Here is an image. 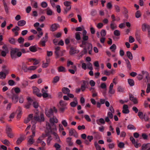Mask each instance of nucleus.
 Returning a JSON list of instances; mask_svg holds the SVG:
<instances>
[{
  "mask_svg": "<svg viewBox=\"0 0 150 150\" xmlns=\"http://www.w3.org/2000/svg\"><path fill=\"white\" fill-rule=\"evenodd\" d=\"M124 60L127 65V67L129 69H130L131 68V65L129 60L127 59H124Z\"/></svg>",
  "mask_w": 150,
  "mask_h": 150,
  "instance_id": "36",
  "label": "nucleus"
},
{
  "mask_svg": "<svg viewBox=\"0 0 150 150\" xmlns=\"http://www.w3.org/2000/svg\"><path fill=\"white\" fill-rule=\"evenodd\" d=\"M122 112L123 113L127 114L129 112L128 107L127 105H124L123 107Z\"/></svg>",
  "mask_w": 150,
  "mask_h": 150,
  "instance_id": "16",
  "label": "nucleus"
},
{
  "mask_svg": "<svg viewBox=\"0 0 150 150\" xmlns=\"http://www.w3.org/2000/svg\"><path fill=\"white\" fill-rule=\"evenodd\" d=\"M46 128L47 129L50 130V133L51 134L53 135L55 140L57 142L60 143L61 141L59 137L56 132L57 131V128L56 126L54 125V127L51 128V126L49 123L47 122L46 123Z\"/></svg>",
  "mask_w": 150,
  "mask_h": 150,
  "instance_id": "2",
  "label": "nucleus"
},
{
  "mask_svg": "<svg viewBox=\"0 0 150 150\" xmlns=\"http://www.w3.org/2000/svg\"><path fill=\"white\" fill-rule=\"evenodd\" d=\"M55 7L57 9V11L58 13H60L61 12V9L60 6L59 5H57Z\"/></svg>",
  "mask_w": 150,
  "mask_h": 150,
  "instance_id": "58",
  "label": "nucleus"
},
{
  "mask_svg": "<svg viewBox=\"0 0 150 150\" xmlns=\"http://www.w3.org/2000/svg\"><path fill=\"white\" fill-rule=\"evenodd\" d=\"M118 146L121 148H123L124 147L125 144L122 142H120L118 144Z\"/></svg>",
  "mask_w": 150,
  "mask_h": 150,
  "instance_id": "61",
  "label": "nucleus"
},
{
  "mask_svg": "<svg viewBox=\"0 0 150 150\" xmlns=\"http://www.w3.org/2000/svg\"><path fill=\"white\" fill-rule=\"evenodd\" d=\"M9 42L11 44H14L16 42L15 40L13 38H9L8 39Z\"/></svg>",
  "mask_w": 150,
  "mask_h": 150,
  "instance_id": "50",
  "label": "nucleus"
},
{
  "mask_svg": "<svg viewBox=\"0 0 150 150\" xmlns=\"http://www.w3.org/2000/svg\"><path fill=\"white\" fill-rule=\"evenodd\" d=\"M24 39L22 37H21L19 38L18 40V43L20 44L23 43L24 42Z\"/></svg>",
  "mask_w": 150,
  "mask_h": 150,
  "instance_id": "54",
  "label": "nucleus"
},
{
  "mask_svg": "<svg viewBox=\"0 0 150 150\" xmlns=\"http://www.w3.org/2000/svg\"><path fill=\"white\" fill-rule=\"evenodd\" d=\"M22 69L25 72H30L29 67L24 65Z\"/></svg>",
  "mask_w": 150,
  "mask_h": 150,
  "instance_id": "40",
  "label": "nucleus"
},
{
  "mask_svg": "<svg viewBox=\"0 0 150 150\" xmlns=\"http://www.w3.org/2000/svg\"><path fill=\"white\" fill-rule=\"evenodd\" d=\"M79 52V50H76L75 48L71 47L70 48L69 51V53L71 55H73L76 54H77Z\"/></svg>",
  "mask_w": 150,
  "mask_h": 150,
  "instance_id": "11",
  "label": "nucleus"
},
{
  "mask_svg": "<svg viewBox=\"0 0 150 150\" xmlns=\"http://www.w3.org/2000/svg\"><path fill=\"white\" fill-rule=\"evenodd\" d=\"M21 52L18 48H12L10 51V56L13 59H15L18 57H20L22 55Z\"/></svg>",
  "mask_w": 150,
  "mask_h": 150,
  "instance_id": "3",
  "label": "nucleus"
},
{
  "mask_svg": "<svg viewBox=\"0 0 150 150\" xmlns=\"http://www.w3.org/2000/svg\"><path fill=\"white\" fill-rule=\"evenodd\" d=\"M128 82L129 85L131 86H133L134 85V83L133 79H128Z\"/></svg>",
  "mask_w": 150,
  "mask_h": 150,
  "instance_id": "37",
  "label": "nucleus"
},
{
  "mask_svg": "<svg viewBox=\"0 0 150 150\" xmlns=\"http://www.w3.org/2000/svg\"><path fill=\"white\" fill-rule=\"evenodd\" d=\"M12 99L13 103H16L18 101V97L16 95L13 94L12 97Z\"/></svg>",
  "mask_w": 150,
  "mask_h": 150,
  "instance_id": "24",
  "label": "nucleus"
},
{
  "mask_svg": "<svg viewBox=\"0 0 150 150\" xmlns=\"http://www.w3.org/2000/svg\"><path fill=\"white\" fill-rule=\"evenodd\" d=\"M114 34L116 36H119L120 35V32L118 30H115L114 32Z\"/></svg>",
  "mask_w": 150,
  "mask_h": 150,
  "instance_id": "49",
  "label": "nucleus"
},
{
  "mask_svg": "<svg viewBox=\"0 0 150 150\" xmlns=\"http://www.w3.org/2000/svg\"><path fill=\"white\" fill-rule=\"evenodd\" d=\"M33 117V114H30L29 115L28 117L25 120L24 122L25 123H27L31 120Z\"/></svg>",
  "mask_w": 150,
  "mask_h": 150,
  "instance_id": "25",
  "label": "nucleus"
},
{
  "mask_svg": "<svg viewBox=\"0 0 150 150\" xmlns=\"http://www.w3.org/2000/svg\"><path fill=\"white\" fill-rule=\"evenodd\" d=\"M69 133L70 136H72L74 135L76 133L75 130L73 129H71L69 130Z\"/></svg>",
  "mask_w": 150,
  "mask_h": 150,
  "instance_id": "31",
  "label": "nucleus"
},
{
  "mask_svg": "<svg viewBox=\"0 0 150 150\" xmlns=\"http://www.w3.org/2000/svg\"><path fill=\"white\" fill-rule=\"evenodd\" d=\"M94 145L96 147L97 150H102L101 147L98 144L97 142H95Z\"/></svg>",
  "mask_w": 150,
  "mask_h": 150,
  "instance_id": "41",
  "label": "nucleus"
},
{
  "mask_svg": "<svg viewBox=\"0 0 150 150\" xmlns=\"http://www.w3.org/2000/svg\"><path fill=\"white\" fill-rule=\"evenodd\" d=\"M138 115L141 120H142L144 119V115L142 112H138Z\"/></svg>",
  "mask_w": 150,
  "mask_h": 150,
  "instance_id": "45",
  "label": "nucleus"
},
{
  "mask_svg": "<svg viewBox=\"0 0 150 150\" xmlns=\"http://www.w3.org/2000/svg\"><path fill=\"white\" fill-rule=\"evenodd\" d=\"M47 14L48 15L51 16L52 14V11L49 8H47L46 9Z\"/></svg>",
  "mask_w": 150,
  "mask_h": 150,
  "instance_id": "38",
  "label": "nucleus"
},
{
  "mask_svg": "<svg viewBox=\"0 0 150 150\" xmlns=\"http://www.w3.org/2000/svg\"><path fill=\"white\" fill-rule=\"evenodd\" d=\"M135 16L137 18L140 17L141 16V12L139 11H137L135 13Z\"/></svg>",
  "mask_w": 150,
  "mask_h": 150,
  "instance_id": "43",
  "label": "nucleus"
},
{
  "mask_svg": "<svg viewBox=\"0 0 150 150\" xmlns=\"http://www.w3.org/2000/svg\"><path fill=\"white\" fill-rule=\"evenodd\" d=\"M80 34L81 33L80 32H78L76 33L75 38L77 40H79L81 39Z\"/></svg>",
  "mask_w": 150,
  "mask_h": 150,
  "instance_id": "35",
  "label": "nucleus"
},
{
  "mask_svg": "<svg viewBox=\"0 0 150 150\" xmlns=\"http://www.w3.org/2000/svg\"><path fill=\"white\" fill-rule=\"evenodd\" d=\"M13 90H14L15 93H18L21 91V90L20 88L17 87H15L14 88H13L12 89V90L13 91Z\"/></svg>",
  "mask_w": 150,
  "mask_h": 150,
  "instance_id": "47",
  "label": "nucleus"
},
{
  "mask_svg": "<svg viewBox=\"0 0 150 150\" xmlns=\"http://www.w3.org/2000/svg\"><path fill=\"white\" fill-rule=\"evenodd\" d=\"M35 136V132L34 131H33L32 135L28 137V144L31 145L34 143V140L33 139V138Z\"/></svg>",
  "mask_w": 150,
  "mask_h": 150,
  "instance_id": "9",
  "label": "nucleus"
},
{
  "mask_svg": "<svg viewBox=\"0 0 150 150\" xmlns=\"http://www.w3.org/2000/svg\"><path fill=\"white\" fill-rule=\"evenodd\" d=\"M2 142L5 145H9L10 143L9 141L7 139H5L3 141H2Z\"/></svg>",
  "mask_w": 150,
  "mask_h": 150,
  "instance_id": "59",
  "label": "nucleus"
},
{
  "mask_svg": "<svg viewBox=\"0 0 150 150\" xmlns=\"http://www.w3.org/2000/svg\"><path fill=\"white\" fill-rule=\"evenodd\" d=\"M100 87L104 89H106L107 86L106 84L105 83H102L100 85Z\"/></svg>",
  "mask_w": 150,
  "mask_h": 150,
  "instance_id": "63",
  "label": "nucleus"
},
{
  "mask_svg": "<svg viewBox=\"0 0 150 150\" xmlns=\"http://www.w3.org/2000/svg\"><path fill=\"white\" fill-rule=\"evenodd\" d=\"M129 99L132 101L134 104H137L138 103L137 98L136 97H134L132 95L129 96Z\"/></svg>",
  "mask_w": 150,
  "mask_h": 150,
  "instance_id": "18",
  "label": "nucleus"
},
{
  "mask_svg": "<svg viewBox=\"0 0 150 150\" xmlns=\"http://www.w3.org/2000/svg\"><path fill=\"white\" fill-rule=\"evenodd\" d=\"M62 91L64 94H68L69 93L70 91L68 88L64 87L62 89Z\"/></svg>",
  "mask_w": 150,
  "mask_h": 150,
  "instance_id": "29",
  "label": "nucleus"
},
{
  "mask_svg": "<svg viewBox=\"0 0 150 150\" xmlns=\"http://www.w3.org/2000/svg\"><path fill=\"white\" fill-rule=\"evenodd\" d=\"M45 114L47 117H51L53 115L52 109V108H50L49 109L45 110Z\"/></svg>",
  "mask_w": 150,
  "mask_h": 150,
  "instance_id": "13",
  "label": "nucleus"
},
{
  "mask_svg": "<svg viewBox=\"0 0 150 150\" xmlns=\"http://www.w3.org/2000/svg\"><path fill=\"white\" fill-rule=\"evenodd\" d=\"M66 142L68 143L69 146H72L73 145V142L71 141V138L69 137H68L66 139Z\"/></svg>",
  "mask_w": 150,
  "mask_h": 150,
  "instance_id": "30",
  "label": "nucleus"
},
{
  "mask_svg": "<svg viewBox=\"0 0 150 150\" xmlns=\"http://www.w3.org/2000/svg\"><path fill=\"white\" fill-rule=\"evenodd\" d=\"M84 117L86 120L88 122H90L91 121V119L90 118L89 115H85Z\"/></svg>",
  "mask_w": 150,
  "mask_h": 150,
  "instance_id": "62",
  "label": "nucleus"
},
{
  "mask_svg": "<svg viewBox=\"0 0 150 150\" xmlns=\"http://www.w3.org/2000/svg\"><path fill=\"white\" fill-rule=\"evenodd\" d=\"M130 139L136 148H138L141 146V144L138 143L137 142H136L134 139L133 137H131Z\"/></svg>",
  "mask_w": 150,
  "mask_h": 150,
  "instance_id": "12",
  "label": "nucleus"
},
{
  "mask_svg": "<svg viewBox=\"0 0 150 150\" xmlns=\"http://www.w3.org/2000/svg\"><path fill=\"white\" fill-rule=\"evenodd\" d=\"M3 50L6 52L8 53L9 52V50L7 45H4L2 47Z\"/></svg>",
  "mask_w": 150,
  "mask_h": 150,
  "instance_id": "46",
  "label": "nucleus"
},
{
  "mask_svg": "<svg viewBox=\"0 0 150 150\" xmlns=\"http://www.w3.org/2000/svg\"><path fill=\"white\" fill-rule=\"evenodd\" d=\"M74 99L75 101L72 102L70 103V105L72 107H75L78 104L76 98V97L74 98Z\"/></svg>",
  "mask_w": 150,
  "mask_h": 150,
  "instance_id": "22",
  "label": "nucleus"
},
{
  "mask_svg": "<svg viewBox=\"0 0 150 150\" xmlns=\"http://www.w3.org/2000/svg\"><path fill=\"white\" fill-rule=\"evenodd\" d=\"M116 48L117 47L116 45L115 44H113L110 47V49L111 50L112 52H115L116 49Z\"/></svg>",
  "mask_w": 150,
  "mask_h": 150,
  "instance_id": "39",
  "label": "nucleus"
},
{
  "mask_svg": "<svg viewBox=\"0 0 150 150\" xmlns=\"http://www.w3.org/2000/svg\"><path fill=\"white\" fill-rule=\"evenodd\" d=\"M88 88V87L86 85V81H83L81 87V91H84L86 88Z\"/></svg>",
  "mask_w": 150,
  "mask_h": 150,
  "instance_id": "17",
  "label": "nucleus"
},
{
  "mask_svg": "<svg viewBox=\"0 0 150 150\" xmlns=\"http://www.w3.org/2000/svg\"><path fill=\"white\" fill-rule=\"evenodd\" d=\"M126 54L130 60H132L133 58L132 54L130 51H128L126 52Z\"/></svg>",
  "mask_w": 150,
  "mask_h": 150,
  "instance_id": "34",
  "label": "nucleus"
},
{
  "mask_svg": "<svg viewBox=\"0 0 150 150\" xmlns=\"http://www.w3.org/2000/svg\"><path fill=\"white\" fill-rule=\"evenodd\" d=\"M31 120V123L32 124H35L37 121H44L45 120V118L43 114L42 113H41L40 117L36 115L34 117H33Z\"/></svg>",
  "mask_w": 150,
  "mask_h": 150,
  "instance_id": "4",
  "label": "nucleus"
},
{
  "mask_svg": "<svg viewBox=\"0 0 150 150\" xmlns=\"http://www.w3.org/2000/svg\"><path fill=\"white\" fill-rule=\"evenodd\" d=\"M87 68L90 70H92L93 69V68L92 67V64L89 62L87 64Z\"/></svg>",
  "mask_w": 150,
  "mask_h": 150,
  "instance_id": "56",
  "label": "nucleus"
},
{
  "mask_svg": "<svg viewBox=\"0 0 150 150\" xmlns=\"http://www.w3.org/2000/svg\"><path fill=\"white\" fill-rule=\"evenodd\" d=\"M89 83L91 87H93L95 86L96 83L93 80H91L90 81Z\"/></svg>",
  "mask_w": 150,
  "mask_h": 150,
  "instance_id": "60",
  "label": "nucleus"
},
{
  "mask_svg": "<svg viewBox=\"0 0 150 150\" xmlns=\"http://www.w3.org/2000/svg\"><path fill=\"white\" fill-rule=\"evenodd\" d=\"M58 70L59 72H65L66 71L65 68L62 66H61L58 67Z\"/></svg>",
  "mask_w": 150,
  "mask_h": 150,
  "instance_id": "33",
  "label": "nucleus"
},
{
  "mask_svg": "<svg viewBox=\"0 0 150 150\" xmlns=\"http://www.w3.org/2000/svg\"><path fill=\"white\" fill-rule=\"evenodd\" d=\"M59 104L60 106V110L61 112H63L65 110L67 109V104L63 100H61L59 102Z\"/></svg>",
  "mask_w": 150,
  "mask_h": 150,
  "instance_id": "5",
  "label": "nucleus"
},
{
  "mask_svg": "<svg viewBox=\"0 0 150 150\" xmlns=\"http://www.w3.org/2000/svg\"><path fill=\"white\" fill-rule=\"evenodd\" d=\"M25 139V136H21L18 139L16 142L17 144L18 145L20 144Z\"/></svg>",
  "mask_w": 150,
  "mask_h": 150,
  "instance_id": "21",
  "label": "nucleus"
},
{
  "mask_svg": "<svg viewBox=\"0 0 150 150\" xmlns=\"http://www.w3.org/2000/svg\"><path fill=\"white\" fill-rule=\"evenodd\" d=\"M16 113L17 114V118L18 119L20 118L22 114V109L21 108L19 107L18 110H17Z\"/></svg>",
  "mask_w": 150,
  "mask_h": 150,
  "instance_id": "23",
  "label": "nucleus"
},
{
  "mask_svg": "<svg viewBox=\"0 0 150 150\" xmlns=\"http://www.w3.org/2000/svg\"><path fill=\"white\" fill-rule=\"evenodd\" d=\"M42 7L43 8H45L47 6V3L45 1L42 2L41 4Z\"/></svg>",
  "mask_w": 150,
  "mask_h": 150,
  "instance_id": "52",
  "label": "nucleus"
},
{
  "mask_svg": "<svg viewBox=\"0 0 150 150\" xmlns=\"http://www.w3.org/2000/svg\"><path fill=\"white\" fill-rule=\"evenodd\" d=\"M30 71H33L37 69V67L36 66H32L30 67H29Z\"/></svg>",
  "mask_w": 150,
  "mask_h": 150,
  "instance_id": "57",
  "label": "nucleus"
},
{
  "mask_svg": "<svg viewBox=\"0 0 150 150\" xmlns=\"http://www.w3.org/2000/svg\"><path fill=\"white\" fill-rule=\"evenodd\" d=\"M59 79V78L58 76H55L53 79V81H52V82L53 83H57V82H58Z\"/></svg>",
  "mask_w": 150,
  "mask_h": 150,
  "instance_id": "48",
  "label": "nucleus"
},
{
  "mask_svg": "<svg viewBox=\"0 0 150 150\" xmlns=\"http://www.w3.org/2000/svg\"><path fill=\"white\" fill-rule=\"evenodd\" d=\"M71 3V2L68 1H65L64 3V5L67 7L71 6L70 5Z\"/></svg>",
  "mask_w": 150,
  "mask_h": 150,
  "instance_id": "53",
  "label": "nucleus"
},
{
  "mask_svg": "<svg viewBox=\"0 0 150 150\" xmlns=\"http://www.w3.org/2000/svg\"><path fill=\"white\" fill-rule=\"evenodd\" d=\"M47 33H46L45 34V37L42 38L41 39V41L45 42H46L47 41Z\"/></svg>",
  "mask_w": 150,
  "mask_h": 150,
  "instance_id": "51",
  "label": "nucleus"
},
{
  "mask_svg": "<svg viewBox=\"0 0 150 150\" xmlns=\"http://www.w3.org/2000/svg\"><path fill=\"white\" fill-rule=\"evenodd\" d=\"M127 128L129 129H136V128L135 127L132 125H129L127 126Z\"/></svg>",
  "mask_w": 150,
  "mask_h": 150,
  "instance_id": "55",
  "label": "nucleus"
},
{
  "mask_svg": "<svg viewBox=\"0 0 150 150\" xmlns=\"http://www.w3.org/2000/svg\"><path fill=\"white\" fill-rule=\"evenodd\" d=\"M26 21L24 20L19 21L18 22L17 24L19 26H23L26 24Z\"/></svg>",
  "mask_w": 150,
  "mask_h": 150,
  "instance_id": "26",
  "label": "nucleus"
},
{
  "mask_svg": "<svg viewBox=\"0 0 150 150\" xmlns=\"http://www.w3.org/2000/svg\"><path fill=\"white\" fill-rule=\"evenodd\" d=\"M33 93L34 94L36 95L38 97H42V94L40 93V90L39 89L36 87H33Z\"/></svg>",
  "mask_w": 150,
  "mask_h": 150,
  "instance_id": "10",
  "label": "nucleus"
},
{
  "mask_svg": "<svg viewBox=\"0 0 150 150\" xmlns=\"http://www.w3.org/2000/svg\"><path fill=\"white\" fill-rule=\"evenodd\" d=\"M142 29L143 32L148 31L150 30V26L146 23H142Z\"/></svg>",
  "mask_w": 150,
  "mask_h": 150,
  "instance_id": "7",
  "label": "nucleus"
},
{
  "mask_svg": "<svg viewBox=\"0 0 150 150\" xmlns=\"http://www.w3.org/2000/svg\"><path fill=\"white\" fill-rule=\"evenodd\" d=\"M88 38V36L86 35L83 36L82 44L80 45V47L84 48L83 50L81 53V56H83L84 54L87 53V50L86 47L87 48V49L89 51V54H91L92 45L91 43H89L87 41Z\"/></svg>",
  "mask_w": 150,
  "mask_h": 150,
  "instance_id": "1",
  "label": "nucleus"
},
{
  "mask_svg": "<svg viewBox=\"0 0 150 150\" xmlns=\"http://www.w3.org/2000/svg\"><path fill=\"white\" fill-rule=\"evenodd\" d=\"M40 138H39L37 140V142L38 143H40L42 146H45L46 144Z\"/></svg>",
  "mask_w": 150,
  "mask_h": 150,
  "instance_id": "32",
  "label": "nucleus"
},
{
  "mask_svg": "<svg viewBox=\"0 0 150 150\" xmlns=\"http://www.w3.org/2000/svg\"><path fill=\"white\" fill-rule=\"evenodd\" d=\"M48 86H45L44 88H42V96L44 98H46L48 96Z\"/></svg>",
  "mask_w": 150,
  "mask_h": 150,
  "instance_id": "6",
  "label": "nucleus"
},
{
  "mask_svg": "<svg viewBox=\"0 0 150 150\" xmlns=\"http://www.w3.org/2000/svg\"><path fill=\"white\" fill-rule=\"evenodd\" d=\"M150 92V83H148L147 85L146 92L147 93H149Z\"/></svg>",
  "mask_w": 150,
  "mask_h": 150,
  "instance_id": "64",
  "label": "nucleus"
},
{
  "mask_svg": "<svg viewBox=\"0 0 150 150\" xmlns=\"http://www.w3.org/2000/svg\"><path fill=\"white\" fill-rule=\"evenodd\" d=\"M6 134L12 132V130L11 128L8 126H7L6 127Z\"/></svg>",
  "mask_w": 150,
  "mask_h": 150,
  "instance_id": "44",
  "label": "nucleus"
},
{
  "mask_svg": "<svg viewBox=\"0 0 150 150\" xmlns=\"http://www.w3.org/2000/svg\"><path fill=\"white\" fill-rule=\"evenodd\" d=\"M97 123L99 125H101V124H104L105 123V121L103 119L101 118L96 120Z\"/></svg>",
  "mask_w": 150,
  "mask_h": 150,
  "instance_id": "28",
  "label": "nucleus"
},
{
  "mask_svg": "<svg viewBox=\"0 0 150 150\" xmlns=\"http://www.w3.org/2000/svg\"><path fill=\"white\" fill-rule=\"evenodd\" d=\"M50 122L51 124H52L53 126V127H54V125L55 123H57L58 122V120L57 118L55 117H53L50 118Z\"/></svg>",
  "mask_w": 150,
  "mask_h": 150,
  "instance_id": "14",
  "label": "nucleus"
},
{
  "mask_svg": "<svg viewBox=\"0 0 150 150\" xmlns=\"http://www.w3.org/2000/svg\"><path fill=\"white\" fill-rule=\"evenodd\" d=\"M110 26L111 28L113 30L116 28L117 27L116 25L113 22L111 23Z\"/></svg>",
  "mask_w": 150,
  "mask_h": 150,
  "instance_id": "42",
  "label": "nucleus"
},
{
  "mask_svg": "<svg viewBox=\"0 0 150 150\" xmlns=\"http://www.w3.org/2000/svg\"><path fill=\"white\" fill-rule=\"evenodd\" d=\"M4 72H0V78L1 79H4L6 77V74H8L9 71L8 69H4Z\"/></svg>",
  "mask_w": 150,
  "mask_h": 150,
  "instance_id": "8",
  "label": "nucleus"
},
{
  "mask_svg": "<svg viewBox=\"0 0 150 150\" xmlns=\"http://www.w3.org/2000/svg\"><path fill=\"white\" fill-rule=\"evenodd\" d=\"M59 27V25L58 24L54 23L51 25L50 27V30L52 31H54Z\"/></svg>",
  "mask_w": 150,
  "mask_h": 150,
  "instance_id": "15",
  "label": "nucleus"
},
{
  "mask_svg": "<svg viewBox=\"0 0 150 150\" xmlns=\"http://www.w3.org/2000/svg\"><path fill=\"white\" fill-rule=\"evenodd\" d=\"M29 49L32 52H36L37 51V46L36 45L31 46L29 47Z\"/></svg>",
  "mask_w": 150,
  "mask_h": 150,
  "instance_id": "27",
  "label": "nucleus"
},
{
  "mask_svg": "<svg viewBox=\"0 0 150 150\" xmlns=\"http://www.w3.org/2000/svg\"><path fill=\"white\" fill-rule=\"evenodd\" d=\"M150 150V144H144L142 146V150Z\"/></svg>",
  "mask_w": 150,
  "mask_h": 150,
  "instance_id": "19",
  "label": "nucleus"
},
{
  "mask_svg": "<svg viewBox=\"0 0 150 150\" xmlns=\"http://www.w3.org/2000/svg\"><path fill=\"white\" fill-rule=\"evenodd\" d=\"M114 84L111 83L109 86V92L110 94H113L115 93V91L113 89Z\"/></svg>",
  "mask_w": 150,
  "mask_h": 150,
  "instance_id": "20",
  "label": "nucleus"
}]
</instances>
